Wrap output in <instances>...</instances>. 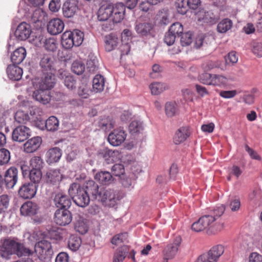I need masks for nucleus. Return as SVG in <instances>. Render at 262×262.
I'll use <instances>...</instances> for the list:
<instances>
[{"label": "nucleus", "instance_id": "5", "mask_svg": "<svg viewBox=\"0 0 262 262\" xmlns=\"http://www.w3.org/2000/svg\"><path fill=\"white\" fill-rule=\"evenodd\" d=\"M224 252V246L221 245H215L207 252L200 255L195 262H217Z\"/></svg>", "mask_w": 262, "mask_h": 262}, {"label": "nucleus", "instance_id": "8", "mask_svg": "<svg viewBox=\"0 0 262 262\" xmlns=\"http://www.w3.org/2000/svg\"><path fill=\"white\" fill-rule=\"evenodd\" d=\"M54 220L57 225L66 226L71 222L72 214L68 209H57L54 213Z\"/></svg>", "mask_w": 262, "mask_h": 262}, {"label": "nucleus", "instance_id": "48", "mask_svg": "<svg viewBox=\"0 0 262 262\" xmlns=\"http://www.w3.org/2000/svg\"><path fill=\"white\" fill-rule=\"evenodd\" d=\"M201 19L204 23L210 25L216 23L217 20V17L212 12L210 11L205 12ZM199 20H201V18H199Z\"/></svg>", "mask_w": 262, "mask_h": 262}, {"label": "nucleus", "instance_id": "58", "mask_svg": "<svg viewBox=\"0 0 262 262\" xmlns=\"http://www.w3.org/2000/svg\"><path fill=\"white\" fill-rule=\"evenodd\" d=\"M180 41L182 46H189L192 41V33L190 32H188L182 34Z\"/></svg>", "mask_w": 262, "mask_h": 262}, {"label": "nucleus", "instance_id": "15", "mask_svg": "<svg viewBox=\"0 0 262 262\" xmlns=\"http://www.w3.org/2000/svg\"><path fill=\"white\" fill-rule=\"evenodd\" d=\"M17 169L14 167L9 168L5 172L4 180L6 187L12 188L17 181Z\"/></svg>", "mask_w": 262, "mask_h": 262}, {"label": "nucleus", "instance_id": "49", "mask_svg": "<svg viewBox=\"0 0 262 262\" xmlns=\"http://www.w3.org/2000/svg\"><path fill=\"white\" fill-rule=\"evenodd\" d=\"M168 31H169L170 33L173 34L176 37L179 36L180 34L183 33V27L181 23L177 22L173 23L170 26Z\"/></svg>", "mask_w": 262, "mask_h": 262}, {"label": "nucleus", "instance_id": "52", "mask_svg": "<svg viewBox=\"0 0 262 262\" xmlns=\"http://www.w3.org/2000/svg\"><path fill=\"white\" fill-rule=\"evenodd\" d=\"M165 111L168 117L173 116L177 111V105L174 102H167L165 106Z\"/></svg>", "mask_w": 262, "mask_h": 262}, {"label": "nucleus", "instance_id": "42", "mask_svg": "<svg viewBox=\"0 0 262 262\" xmlns=\"http://www.w3.org/2000/svg\"><path fill=\"white\" fill-rule=\"evenodd\" d=\"M149 89L152 95H157L165 90L166 86L163 83L155 82L149 85Z\"/></svg>", "mask_w": 262, "mask_h": 262}, {"label": "nucleus", "instance_id": "45", "mask_svg": "<svg viewBox=\"0 0 262 262\" xmlns=\"http://www.w3.org/2000/svg\"><path fill=\"white\" fill-rule=\"evenodd\" d=\"M43 162L40 157L34 156L30 161V165L31 169L41 170L43 167Z\"/></svg>", "mask_w": 262, "mask_h": 262}, {"label": "nucleus", "instance_id": "24", "mask_svg": "<svg viewBox=\"0 0 262 262\" xmlns=\"http://www.w3.org/2000/svg\"><path fill=\"white\" fill-rule=\"evenodd\" d=\"M41 138L36 137L28 140L24 145V150L27 153H32L36 151L40 146Z\"/></svg>", "mask_w": 262, "mask_h": 262}, {"label": "nucleus", "instance_id": "64", "mask_svg": "<svg viewBox=\"0 0 262 262\" xmlns=\"http://www.w3.org/2000/svg\"><path fill=\"white\" fill-rule=\"evenodd\" d=\"M252 52L258 57H262V44L260 42H254L252 44Z\"/></svg>", "mask_w": 262, "mask_h": 262}, {"label": "nucleus", "instance_id": "51", "mask_svg": "<svg viewBox=\"0 0 262 262\" xmlns=\"http://www.w3.org/2000/svg\"><path fill=\"white\" fill-rule=\"evenodd\" d=\"M10 160V152L6 148L0 149V165L7 164Z\"/></svg>", "mask_w": 262, "mask_h": 262}, {"label": "nucleus", "instance_id": "46", "mask_svg": "<svg viewBox=\"0 0 262 262\" xmlns=\"http://www.w3.org/2000/svg\"><path fill=\"white\" fill-rule=\"evenodd\" d=\"M16 121L19 123L26 124L30 120L29 115L22 111H18L14 116Z\"/></svg>", "mask_w": 262, "mask_h": 262}, {"label": "nucleus", "instance_id": "50", "mask_svg": "<svg viewBox=\"0 0 262 262\" xmlns=\"http://www.w3.org/2000/svg\"><path fill=\"white\" fill-rule=\"evenodd\" d=\"M72 71L77 75L82 74L85 70L84 64L80 61H74L71 67Z\"/></svg>", "mask_w": 262, "mask_h": 262}, {"label": "nucleus", "instance_id": "19", "mask_svg": "<svg viewBox=\"0 0 262 262\" xmlns=\"http://www.w3.org/2000/svg\"><path fill=\"white\" fill-rule=\"evenodd\" d=\"M54 202L58 209H68L71 205V199L67 195L61 193L55 195Z\"/></svg>", "mask_w": 262, "mask_h": 262}, {"label": "nucleus", "instance_id": "62", "mask_svg": "<svg viewBox=\"0 0 262 262\" xmlns=\"http://www.w3.org/2000/svg\"><path fill=\"white\" fill-rule=\"evenodd\" d=\"M217 63L215 61L211 60L206 61L203 63L201 66L202 69L204 72L209 71L214 68H217Z\"/></svg>", "mask_w": 262, "mask_h": 262}, {"label": "nucleus", "instance_id": "54", "mask_svg": "<svg viewBox=\"0 0 262 262\" xmlns=\"http://www.w3.org/2000/svg\"><path fill=\"white\" fill-rule=\"evenodd\" d=\"M212 75V74L209 73L207 72H204L199 74L198 80L203 84L210 85Z\"/></svg>", "mask_w": 262, "mask_h": 262}, {"label": "nucleus", "instance_id": "37", "mask_svg": "<svg viewBox=\"0 0 262 262\" xmlns=\"http://www.w3.org/2000/svg\"><path fill=\"white\" fill-rule=\"evenodd\" d=\"M227 79L226 77L219 74H212L210 85L222 86L226 85Z\"/></svg>", "mask_w": 262, "mask_h": 262}, {"label": "nucleus", "instance_id": "61", "mask_svg": "<svg viewBox=\"0 0 262 262\" xmlns=\"http://www.w3.org/2000/svg\"><path fill=\"white\" fill-rule=\"evenodd\" d=\"M89 88L86 84L82 83L81 85L79 86L78 90V95L83 98H87L89 96Z\"/></svg>", "mask_w": 262, "mask_h": 262}, {"label": "nucleus", "instance_id": "38", "mask_svg": "<svg viewBox=\"0 0 262 262\" xmlns=\"http://www.w3.org/2000/svg\"><path fill=\"white\" fill-rule=\"evenodd\" d=\"M81 244V239L80 237L71 235L68 241V247L72 251H76L79 249Z\"/></svg>", "mask_w": 262, "mask_h": 262}, {"label": "nucleus", "instance_id": "34", "mask_svg": "<svg viewBox=\"0 0 262 262\" xmlns=\"http://www.w3.org/2000/svg\"><path fill=\"white\" fill-rule=\"evenodd\" d=\"M232 25L233 23L231 19L224 18L218 24L216 29L219 32L224 33L230 30Z\"/></svg>", "mask_w": 262, "mask_h": 262}, {"label": "nucleus", "instance_id": "31", "mask_svg": "<svg viewBox=\"0 0 262 262\" xmlns=\"http://www.w3.org/2000/svg\"><path fill=\"white\" fill-rule=\"evenodd\" d=\"M62 175L59 170L51 169L47 171L46 175L47 182L51 184H55L61 180Z\"/></svg>", "mask_w": 262, "mask_h": 262}, {"label": "nucleus", "instance_id": "30", "mask_svg": "<svg viewBox=\"0 0 262 262\" xmlns=\"http://www.w3.org/2000/svg\"><path fill=\"white\" fill-rule=\"evenodd\" d=\"M105 78L100 74L96 75L93 80V90L95 93H101L104 89Z\"/></svg>", "mask_w": 262, "mask_h": 262}, {"label": "nucleus", "instance_id": "59", "mask_svg": "<svg viewBox=\"0 0 262 262\" xmlns=\"http://www.w3.org/2000/svg\"><path fill=\"white\" fill-rule=\"evenodd\" d=\"M112 171L115 176L120 177L125 173V169L123 164H116L112 167Z\"/></svg>", "mask_w": 262, "mask_h": 262}, {"label": "nucleus", "instance_id": "18", "mask_svg": "<svg viewBox=\"0 0 262 262\" xmlns=\"http://www.w3.org/2000/svg\"><path fill=\"white\" fill-rule=\"evenodd\" d=\"M31 33L30 26L25 23H20L17 27L15 35L16 37L20 40H25L29 38Z\"/></svg>", "mask_w": 262, "mask_h": 262}, {"label": "nucleus", "instance_id": "55", "mask_svg": "<svg viewBox=\"0 0 262 262\" xmlns=\"http://www.w3.org/2000/svg\"><path fill=\"white\" fill-rule=\"evenodd\" d=\"M127 238V234L126 233H122L115 235L111 240L112 244L115 245H119V244L124 243Z\"/></svg>", "mask_w": 262, "mask_h": 262}, {"label": "nucleus", "instance_id": "4", "mask_svg": "<svg viewBox=\"0 0 262 262\" xmlns=\"http://www.w3.org/2000/svg\"><path fill=\"white\" fill-rule=\"evenodd\" d=\"M34 252L38 258L42 261L50 260L53 254L51 244L47 240H41L37 242L34 246Z\"/></svg>", "mask_w": 262, "mask_h": 262}, {"label": "nucleus", "instance_id": "2", "mask_svg": "<svg viewBox=\"0 0 262 262\" xmlns=\"http://www.w3.org/2000/svg\"><path fill=\"white\" fill-rule=\"evenodd\" d=\"M69 193L74 202L79 207H84L90 203V196L84 188L81 187L78 183L71 184L69 189Z\"/></svg>", "mask_w": 262, "mask_h": 262}, {"label": "nucleus", "instance_id": "40", "mask_svg": "<svg viewBox=\"0 0 262 262\" xmlns=\"http://www.w3.org/2000/svg\"><path fill=\"white\" fill-rule=\"evenodd\" d=\"M61 45L66 49H71L73 46H75L73 40H72L69 31H66L62 35Z\"/></svg>", "mask_w": 262, "mask_h": 262}, {"label": "nucleus", "instance_id": "36", "mask_svg": "<svg viewBox=\"0 0 262 262\" xmlns=\"http://www.w3.org/2000/svg\"><path fill=\"white\" fill-rule=\"evenodd\" d=\"M118 43V39L115 36L110 34L105 36V48L107 51L113 50Z\"/></svg>", "mask_w": 262, "mask_h": 262}, {"label": "nucleus", "instance_id": "29", "mask_svg": "<svg viewBox=\"0 0 262 262\" xmlns=\"http://www.w3.org/2000/svg\"><path fill=\"white\" fill-rule=\"evenodd\" d=\"M26 51L24 47L16 49L11 55V61L13 64H18L23 62L26 56Z\"/></svg>", "mask_w": 262, "mask_h": 262}, {"label": "nucleus", "instance_id": "27", "mask_svg": "<svg viewBox=\"0 0 262 262\" xmlns=\"http://www.w3.org/2000/svg\"><path fill=\"white\" fill-rule=\"evenodd\" d=\"M84 189L89 196L91 195L93 199L99 200L100 189H99L98 184L94 181H89Z\"/></svg>", "mask_w": 262, "mask_h": 262}, {"label": "nucleus", "instance_id": "44", "mask_svg": "<svg viewBox=\"0 0 262 262\" xmlns=\"http://www.w3.org/2000/svg\"><path fill=\"white\" fill-rule=\"evenodd\" d=\"M99 154L105 160H110V159L111 158V160L114 161L115 157H116L119 155V151L118 150H113L107 148H105L99 151Z\"/></svg>", "mask_w": 262, "mask_h": 262}, {"label": "nucleus", "instance_id": "57", "mask_svg": "<svg viewBox=\"0 0 262 262\" xmlns=\"http://www.w3.org/2000/svg\"><path fill=\"white\" fill-rule=\"evenodd\" d=\"M33 253V251L25 247L23 244L20 243V247L17 248L16 255L18 256H29Z\"/></svg>", "mask_w": 262, "mask_h": 262}, {"label": "nucleus", "instance_id": "13", "mask_svg": "<svg viewBox=\"0 0 262 262\" xmlns=\"http://www.w3.org/2000/svg\"><path fill=\"white\" fill-rule=\"evenodd\" d=\"M40 66L42 71L47 73H52L55 70V58L53 56L46 54L40 61Z\"/></svg>", "mask_w": 262, "mask_h": 262}, {"label": "nucleus", "instance_id": "28", "mask_svg": "<svg viewBox=\"0 0 262 262\" xmlns=\"http://www.w3.org/2000/svg\"><path fill=\"white\" fill-rule=\"evenodd\" d=\"M54 84V76L52 75V73H47L39 82V87L49 91L53 88Z\"/></svg>", "mask_w": 262, "mask_h": 262}, {"label": "nucleus", "instance_id": "41", "mask_svg": "<svg viewBox=\"0 0 262 262\" xmlns=\"http://www.w3.org/2000/svg\"><path fill=\"white\" fill-rule=\"evenodd\" d=\"M45 127L49 131H55L59 127V121L55 116L50 117L46 121Z\"/></svg>", "mask_w": 262, "mask_h": 262}, {"label": "nucleus", "instance_id": "12", "mask_svg": "<svg viewBox=\"0 0 262 262\" xmlns=\"http://www.w3.org/2000/svg\"><path fill=\"white\" fill-rule=\"evenodd\" d=\"M78 10V0H67L62 6V12L64 17L70 18L74 16Z\"/></svg>", "mask_w": 262, "mask_h": 262}, {"label": "nucleus", "instance_id": "43", "mask_svg": "<svg viewBox=\"0 0 262 262\" xmlns=\"http://www.w3.org/2000/svg\"><path fill=\"white\" fill-rule=\"evenodd\" d=\"M128 129L132 134L139 133L143 130V123L139 120H133L129 124Z\"/></svg>", "mask_w": 262, "mask_h": 262}, {"label": "nucleus", "instance_id": "35", "mask_svg": "<svg viewBox=\"0 0 262 262\" xmlns=\"http://www.w3.org/2000/svg\"><path fill=\"white\" fill-rule=\"evenodd\" d=\"M71 37L73 40V43L75 47H78L81 45L83 41L84 34L79 30H74L73 31H69Z\"/></svg>", "mask_w": 262, "mask_h": 262}, {"label": "nucleus", "instance_id": "3", "mask_svg": "<svg viewBox=\"0 0 262 262\" xmlns=\"http://www.w3.org/2000/svg\"><path fill=\"white\" fill-rule=\"evenodd\" d=\"M19 247L20 243L16 239L10 237L2 239L0 241V256L8 259L12 255L16 254Z\"/></svg>", "mask_w": 262, "mask_h": 262}, {"label": "nucleus", "instance_id": "60", "mask_svg": "<svg viewBox=\"0 0 262 262\" xmlns=\"http://www.w3.org/2000/svg\"><path fill=\"white\" fill-rule=\"evenodd\" d=\"M87 69L90 72L94 73L98 69V60L96 57L94 59H90L86 62Z\"/></svg>", "mask_w": 262, "mask_h": 262}, {"label": "nucleus", "instance_id": "16", "mask_svg": "<svg viewBox=\"0 0 262 262\" xmlns=\"http://www.w3.org/2000/svg\"><path fill=\"white\" fill-rule=\"evenodd\" d=\"M190 135V132L188 126L181 127L176 132L173 142L176 145H179L185 141Z\"/></svg>", "mask_w": 262, "mask_h": 262}, {"label": "nucleus", "instance_id": "63", "mask_svg": "<svg viewBox=\"0 0 262 262\" xmlns=\"http://www.w3.org/2000/svg\"><path fill=\"white\" fill-rule=\"evenodd\" d=\"M63 82L65 86L69 89L73 90L76 88V81L71 75L66 77Z\"/></svg>", "mask_w": 262, "mask_h": 262}, {"label": "nucleus", "instance_id": "7", "mask_svg": "<svg viewBox=\"0 0 262 262\" xmlns=\"http://www.w3.org/2000/svg\"><path fill=\"white\" fill-rule=\"evenodd\" d=\"M127 134L122 128L114 129L108 136L107 140L110 144L118 146L123 143L126 139Z\"/></svg>", "mask_w": 262, "mask_h": 262}, {"label": "nucleus", "instance_id": "9", "mask_svg": "<svg viewBox=\"0 0 262 262\" xmlns=\"http://www.w3.org/2000/svg\"><path fill=\"white\" fill-rule=\"evenodd\" d=\"M38 185L32 183H26L23 184L18 190L19 196L24 199L33 198L37 192Z\"/></svg>", "mask_w": 262, "mask_h": 262}, {"label": "nucleus", "instance_id": "25", "mask_svg": "<svg viewBox=\"0 0 262 262\" xmlns=\"http://www.w3.org/2000/svg\"><path fill=\"white\" fill-rule=\"evenodd\" d=\"M62 156L61 150L58 147H54L49 149L46 154V161L49 164L58 162Z\"/></svg>", "mask_w": 262, "mask_h": 262}, {"label": "nucleus", "instance_id": "1", "mask_svg": "<svg viewBox=\"0 0 262 262\" xmlns=\"http://www.w3.org/2000/svg\"><path fill=\"white\" fill-rule=\"evenodd\" d=\"M224 211V207L221 206L211 210L209 214L200 217L208 234H215L223 229V225L215 222V221L223 214Z\"/></svg>", "mask_w": 262, "mask_h": 262}, {"label": "nucleus", "instance_id": "22", "mask_svg": "<svg viewBox=\"0 0 262 262\" xmlns=\"http://www.w3.org/2000/svg\"><path fill=\"white\" fill-rule=\"evenodd\" d=\"M95 179L103 185H109L114 182V178L112 174L106 171H101L95 176Z\"/></svg>", "mask_w": 262, "mask_h": 262}, {"label": "nucleus", "instance_id": "11", "mask_svg": "<svg viewBox=\"0 0 262 262\" xmlns=\"http://www.w3.org/2000/svg\"><path fill=\"white\" fill-rule=\"evenodd\" d=\"M181 243V237L179 236H176L173 242L168 244L165 248L163 251L164 258L167 260L173 258L178 251Z\"/></svg>", "mask_w": 262, "mask_h": 262}, {"label": "nucleus", "instance_id": "33", "mask_svg": "<svg viewBox=\"0 0 262 262\" xmlns=\"http://www.w3.org/2000/svg\"><path fill=\"white\" fill-rule=\"evenodd\" d=\"M137 32L142 36L148 35L153 29V25L149 23H139L136 26Z\"/></svg>", "mask_w": 262, "mask_h": 262}, {"label": "nucleus", "instance_id": "39", "mask_svg": "<svg viewBox=\"0 0 262 262\" xmlns=\"http://www.w3.org/2000/svg\"><path fill=\"white\" fill-rule=\"evenodd\" d=\"M75 230L81 234H84L88 231V226L86 221L83 218L79 217L77 220L74 225Z\"/></svg>", "mask_w": 262, "mask_h": 262}, {"label": "nucleus", "instance_id": "14", "mask_svg": "<svg viewBox=\"0 0 262 262\" xmlns=\"http://www.w3.org/2000/svg\"><path fill=\"white\" fill-rule=\"evenodd\" d=\"M64 27L63 21L59 18L51 19L47 25L48 32L52 35H57L62 32Z\"/></svg>", "mask_w": 262, "mask_h": 262}, {"label": "nucleus", "instance_id": "47", "mask_svg": "<svg viewBox=\"0 0 262 262\" xmlns=\"http://www.w3.org/2000/svg\"><path fill=\"white\" fill-rule=\"evenodd\" d=\"M29 177L32 183L37 185L42 178V172L41 170L31 169L30 170Z\"/></svg>", "mask_w": 262, "mask_h": 262}, {"label": "nucleus", "instance_id": "10", "mask_svg": "<svg viewBox=\"0 0 262 262\" xmlns=\"http://www.w3.org/2000/svg\"><path fill=\"white\" fill-rule=\"evenodd\" d=\"M31 136V131L29 127L20 125L16 127L12 134L13 141L22 142L27 140Z\"/></svg>", "mask_w": 262, "mask_h": 262}, {"label": "nucleus", "instance_id": "26", "mask_svg": "<svg viewBox=\"0 0 262 262\" xmlns=\"http://www.w3.org/2000/svg\"><path fill=\"white\" fill-rule=\"evenodd\" d=\"M113 11V5L108 4L101 6L97 13L98 19L99 21H106L111 17Z\"/></svg>", "mask_w": 262, "mask_h": 262}, {"label": "nucleus", "instance_id": "21", "mask_svg": "<svg viewBox=\"0 0 262 262\" xmlns=\"http://www.w3.org/2000/svg\"><path fill=\"white\" fill-rule=\"evenodd\" d=\"M33 97L35 100L43 104L48 103L51 98L50 92L49 91L41 89L39 87L38 90L34 92Z\"/></svg>", "mask_w": 262, "mask_h": 262}, {"label": "nucleus", "instance_id": "56", "mask_svg": "<svg viewBox=\"0 0 262 262\" xmlns=\"http://www.w3.org/2000/svg\"><path fill=\"white\" fill-rule=\"evenodd\" d=\"M9 205V198L6 194L0 196V213L5 212Z\"/></svg>", "mask_w": 262, "mask_h": 262}, {"label": "nucleus", "instance_id": "6", "mask_svg": "<svg viewBox=\"0 0 262 262\" xmlns=\"http://www.w3.org/2000/svg\"><path fill=\"white\" fill-rule=\"evenodd\" d=\"M119 200V196L118 193L112 189H105L101 188L99 193V199L100 201L106 205L114 207Z\"/></svg>", "mask_w": 262, "mask_h": 262}, {"label": "nucleus", "instance_id": "32", "mask_svg": "<svg viewBox=\"0 0 262 262\" xmlns=\"http://www.w3.org/2000/svg\"><path fill=\"white\" fill-rule=\"evenodd\" d=\"M129 251V247L124 245L118 248L114 254L113 262H123Z\"/></svg>", "mask_w": 262, "mask_h": 262}, {"label": "nucleus", "instance_id": "17", "mask_svg": "<svg viewBox=\"0 0 262 262\" xmlns=\"http://www.w3.org/2000/svg\"><path fill=\"white\" fill-rule=\"evenodd\" d=\"M125 11V7L122 3H118L113 5V11L111 17L114 23H119L124 18Z\"/></svg>", "mask_w": 262, "mask_h": 262}, {"label": "nucleus", "instance_id": "53", "mask_svg": "<svg viewBox=\"0 0 262 262\" xmlns=\"http://www.w3.org/2000/svg\"><path fill=\"white\" fill-rule=\"evenodd\" d=\"M43 47H45L46 50L53 52L57 48V43L53 38L45 39Z\"/></svg>", "mask_w": 262, "mask_h": 262}, {"label": "nucleus", "instance_id": "20", "mask_svg": "<svg viewBox=\"0 0 262 262\" xmlns=\"http://www.w3.org/2000/svg\"><path fill=\"white\" fill-rule=\"evenodd\" d=\"M38 210L36 203L28 201L24 203L20 208V213L25 216H32L36 214Z\"/></svg>", "mask_w": 262, "mask_h": 262}, {"label": "nucleus", "instance_id": "23", "mask_svg": "<svg viewBox=\"0 0 262 262\" xmlns=\"http://www.w3.org/2000/svg\"><path fill=\"white\" fill-rule=\"evenodd\" d=\"M23 73V69L15 64L9 65L7 69V74L10 79L14 81L20 80Z\"/></svg>", "mask_w": 262, "mask_h": 262}]
</instances>
